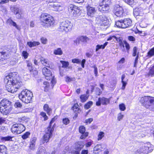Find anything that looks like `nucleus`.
I'll return each mask as SVG.
<instances>
[{
  "label": "nucleus",
  "mask_w": 154,
  "mask_h": 154,
  "mask_svg": "<svg viewBox=\"0 0 154 154\" xmlns=\"http://www.w3.org/2000/svg\"><path fill=\"white\" fill-rule=\"evenodd\" d=\"M148 54L150 57H152L154 55V47L148 52Z\"/></svg>",
  "instance_id": "a18cd8bd"
},
{
  "label": "nucleus",
  "mask_w": 154,
  "mask_h": 154,
  "mask_svg": "<svg viewBox=\"0 0 154 154\" xmlns=\"http://www.w3.org/2000/svg\"><path fill=\"white\" fill-rule=\"evenodd\" d=\"M114 12L115 15L119 18L125 17V13L122 8L118 5H116L114 7Z\"/></svg>",
  "instance_id": "9d476101"
},
{
  "label": "nucleus",
  "mask_w": 154,
  "mask_h": 154,
  "mask_svg": "<svg viewBox=\"0 0 154 154\" xmlns=\"http://www.w3.org/2000/svg\"><path fill=\"white\" fill-rule=\"evenodd\" d=\"M125 77V75L124 74H123L122 75V90H124L125 88V86L127 84V82H125L124 79Z\"/></svg>",
  "instance_id": "c85d7f7f"
},
{
  "label": "nucleus",
  "mask_w": 154,
  "mask_h": 154,
  "mask_svg": "<svg viewBox=\"0 0 154 154\" xmlns=\"http://www.w3.org/2000/svg\"><path fill=\"white\" fill-rule=\"evenodd\" d=\"M16 15L18 19H20L23 17V15L22 12L20 10L18 13L15 14Z\"/></svg>",
  "instance_id": "c03bdc74"
},
{
  "label": "nucleus",
  "mask_w": 154,
  "mask_h": 154,
  "mask_svg": "<svg viewBox=\"0 0 154 154\" xmlns=\"http://www.w3.org/2000/svg\"><path fill=\"white\" fill-rule=\"evenodd\" d=\"M69 148L68 146L66 147L65 149L63 150L62 154H68L69 153Z\"/></svg>",
  "instance_id": "603ef678"
},
{
  "label": "nucleus",
  "mask_w": 154,
  "mask_h": 154,
  "mask_svg": "<svg viewBox=\"0 0 154 154\" xmlns=\"http://www.w3.org/2000/svg\"><path fill=\"white\" fill-rule=\"evenodd\" d=\"M150 147L149 143L145 144L142 146L136 151V154H148L149 152V149ZM151 152V151H150Z\"/></svg>",
  "instance_id": "1a4fd4ad"
},
{
  "label": "nucleus",
  "mask_w": 154,
  "mask_h": 154,
  "mask_svg": "<svg viewBox=\"0 0 154 154\" xmlns=\"http://www.w3.org/2000/svg\"><path fill=\"white\" fill-rule=\"evenodd\" d=\"M24 126L21 124H15L13 125L11 128V131L16 134H20L25 130Z\"/></svg>",
  "instance_id": "6e6552de"
},
{
  "label": "nucleus",
  "mask_w": 154,
  "mask_h": 154,
  "mask_svg": "<svg viewBox=\"0 0 154 154\" xmlns=\"http://www.w3.org/2000/svg\"><path fill=\"white\" fill-rule=\"evenodd\" d=\"M79 40L81 42H87L89 40V38L86 36L82 35L79 36Z\"/></svg>",
  "instance_id": "393cba45"
},
{
  "label": "nucleus",
  "mask_w": 154,
  "mask_h": 154,
  "mask_svg": "<svg viewBox=\"0 0 154 154\" xmlns=\"http://www.w3.org/2000/svg\"><path fill=\"white\" fill-rule=\"evenodd\" d=\"M42 72L46 79L48 80L51 79L52 75L51 72L46 67H44L42 69Z\"/></svg>",
  "instance_id": "4468645a"
},
{
  "label": "nucleus",
  "mask_w": 154,
  "mask_h": 154,
  "mask_svg": "<svg viewBox=\"0 0 154 154\" xmlns=\"http://www.w3.org/2000/svg\"><path fill=\"white\" fill-rule=\"evenodd\" d=\"M43 84L44 85H45V90L46 91L48 90V88H49V83L47 82H44Z\"/></svg>",
  "instance_id": "de8ad7c7"
},
{
  "label": "nucleus",
  "mask_w": 154,
  "mask_h": 154,
  "mask_svg": "<svg viewBox=\"0 0 154 154\" xmlns=\"http://www.w3.org/2000/svg\"><path fill=\"white\" fill-rule=\"evenodd\" d=\"M6 121V118L4 117H0V125L4 123Z\"/></svg>",
  "instance_id": "e2e57ef3"
},
{
  "label": "nucleus",
  "mask_w": 154,
  "mask_h": 154,
  "mask_svg": "<svg viewBox=\"0 0 154 154\" xmlns=\"http://www.w3.org/2000/svg\"><path fill=\"white\" fill-rule=\"evenodd\" d=\"M8 21L9 22L10 25L15 27L17 29H19L20 27L18 26L16 23L15 22L13 21L12 20L9 19L8 20Z\"/></svg>",
  "instance_id": "2f4dec72"
},
{
  "label": "nucleus",
  "mask_w": 154,
  "mask_h": 154,
  "mask_svg": "<svg viewBox=\"0 0 154 154\" xmlns=\"http://www.w3.org/2000/svg\"><path fill=\"white\" fill-rule=\"evenodd\" d=\"M55 120V119L54 118H52L50 122L49 126L47 128H49V129H52L53 130H54V128L55 124H54L53 125H52V124Z\"/></svg>",
  "instance_id": "bb28decb"
},
{
  "label": "nucleus",
  "mask_w": 154,
  "mask_h": 154,
  "mask_svg": "<svg viewBox=\"0 0 154 154\" xmlns=\"http://www.w3.org/2000/svg\"><path fill=\"white\" fill-rule=\"evenodd\" d=\"M11 11L14 12V13L15 14L18 13L20 10L19 8L14 7H11Z\"/></svg>",
  "instance_id": "f704fd0d"
},
{
  "label": "nucleus",
  "mask_w": 154,
  "mask_h": 154,
  "mask_svg": "<svg viewBox=\"0 0 154 154\" xmlns=\"http://www.w3.org/2000/svg\"><path fill=\"white\" fill-rule=\"evenodd\" d=\"M149 10L154 12V4L151 5L149 7Z\"/></svg>",
  "instance_id": "338daca9"
},
{
  "label": "nucleus",
  "mask_w": 154,
  "mask_h": 154,
  "mask_svg": "<svg viewBox=\"0 0 154 154\" xmlns=\"http://www.w3.org/2000/svg\"><path fill=\"white\" fill-rule=\"evenodd\" d=\"M82 135L81 136L80 138L81 139H84L88 135V132H83L82 133Z\"/></svg>",
  "instance_id": "a19ab883"
},
{
  "label": "nucleus",
  "mask_w": 154,
  "mask_h": 154,
  "mask_svg": "<svg viewBox=\"0 0 154 154\" xmlns=\"http://www.w3.org/2000/svg\"><path fill=\"white\" fill-rule=\"evenodd\" d=\"M125 2L128 4L132 5L134 3V0H124Z\"/></svg>",
  "instance_id": "37998d69"
},
{
  "label": "nucleus",
  "mask_w": 154,
  "mask_h": 154,
  "mask_svg": "<svg viewBox=\"0 0 154 154\" xmlns=\"http://www.w3.org/2000/svg\"><path fill=\"white\" fill-rule=\"evenodd\" d=\"M63 124L67 125L69 123V120L68 118H65L63 119Z\"/></svg>",
  "instance_id": "49530a36"
},
{
  "label": "nucleus",
  "mask_w": 154,
  "mask_h": 154,
  "mask_svg": "<svg viewBox=\"0 0 154 154\" xmlns=\"http://www.w3.org/2000/svg\"><path fill=\"white\" fill-rule=\"evenodd\" d=\"M41 40L42 44H46L47 41V39L46 38L42 37L41 38Z\"/></svg>",
  "instance_id": "69168bd1"
},
{
  "label": "nucleus",
  "mask_w": 154,
  "mask_h": 154,
  "mask_svg": "<svg viewBox=\"0 0 154 154\" xmlns=\"http://www.w3.org/2000/svg\"><path fill=\"white\" fill-rule=\"evenodd\" d=\"M101 147V145H97L94 148V151H100V148Z\"/></svg>",
  "instance_id": "5fc2aeb1"
},
{
  "label": "nucleus",
  "mask_w": 154,
  "mask_h": 154,
  "mask_svg": "<svg viewBox=\"0 0 154 154\" xmlns=\"http://www.w3.org/2000/svg\"><path fill=\"white\" fill-rule=\"evenodd\" d=\"M5 80L7 82L6 86L9 92L14 93L17 91V89H22L23 87V85L20 80L17 72L9 73L5 76Z\"/></svg>",
  "instance_id": "f257e3e1"
},
{
  "label": "nucleus",
  "mask_w": 154,
  "mask_h": 154,
  "mask_svg": "<svg viewBox=\"0 0 154 154\" xmlns=\"http://www.w3.org/2000/svg\"><path fill=\"white\" fill-rule=\"evenodd\" d=\"M22 55L25 59H26L29 55V54L26 51H24L22 52Z\"/></svg>",
  "instance_id": "6e6d98bb"
},
{
  "label": "nucleus",
  "mask_w": 154,
  "mask_h": 154,
  "mask_svg": "<svg viewBox=\"0 0 154 154\" xmlns=\"http://www.w3.org/2000/svg\"><path fill=\"white\" fill-rule=\"evenodd\" d=\"M40 61L44 66L51 68L52 67L51 63L47 59L41 57L40 58Z\"/></svg>",
  "instance_id": "dca6fc26"
},
{
  "label": "nucleus",
  "mask_w": 154,
  "mask_h": 154,
  "mask_svg": "<svg viewBox=\"0 0 154 154\" xmlns=\"http://www.w3.org/2000/svg\"><path fill=\"white\" fill-rule=\"evenodd\" d=\"M119 107L120 110L122 111H124L126 109L125 106L123 103L120 104L119 105Z\"/></svg>",
  "instance_id": "8fccbe9b"
},
{
  "label": "nucleus",
  "mask_w": 154,
  "mask_h": 154,
  "mask_svg": "<svg viewBox=\"0 0 154 154\" xmlns=\"http://www.w3.org/2000/svg\"><path fill=\"white\" fill-rule=\"evenodd\" d=\"M132 21L129 18L118 20L115 22V25L119 28H125L129 27L132 25Z\"/></svg>",
  "instance_id": "0eeeda50"
},
{
  "label": "nucleus",
  "mask_w": 154,
  "mask_h": 154,
  "mask_svg": "<svg viewBox=\"0 0 154 154\" xmlns=\"http://www.w3.org/2000/svg\"><path fill=\"white\" fill-rule=\"evenodd\" d=\"M72 25L71 22L66 20L60 23L58 29L60 31L68 32L72 30Z\"/></svg>",
  "instance_id": "423d86ee"
},
{
  "label": "nucleus",
  "mask_w": 154,
  "mask_h": 154,
  "mask_svg": "<svg viewBox=\"0 0 154 154\" xmlns=\"http://www.w3.org/2000/svg\"><path fill=\"white\" fill-rule=\"evenodd\" d=\"M11 103L8 100L3 99L0 103V111L3 114L7 115L11 111Z\"/></svg>",
  "instance_id": "20e7f679"
},
{
  "label": "nucleus",
  "mask_w": 154,
  "mask_h": 154,
  "mask_svg": "<svg viewBox=\"0 0 154 154\" xmlns=\"http://www.w3.org/2000/svg\"><path fill=\"white\" fill-rule=\"evenodd\" d=\"M49 128H47L45 130L46 133L44 135L43 137V141L44 142L47 143L48 142L50 138L52 137V134L53 132V130L49 129Z\"/></svg>",
  "instance_id": "9b49d317"
},
{
  "label": "nucleus",
  "mask_w": 154,
  "mask_h": 154,
  "mask_svg": "<svg viewBox=\"0 0 154 154\" xmlns=\"http://www.w3.org/2000/svg\"><path fill=\"white\" fill-rule=\"evenodd\" d=\"M140 101L146 107L154 111V97L145 96L141 97Z\"/></svg>",
  "instance_id": "7ed1b4c3"
},
{
  "label": "nucleus",
  "mask_w": 154,
  "mask_h": 154,
  "mask_svg": "<svg viewBox=\"0 0 154 154\" xmlns=\"http://www.w3.org/2000/svg\"><path fill=\"white\" fill-rule=\"evenodd\" d=\"M79 105L77 104H75L72 108V109L75 112L79 113L81 110L79 108Z\"/></svg>",
  "instance_id": "c756f323"
},
{
  "label": "nucleus",
  "mask_w": 154,
  "mask_h": 154,
  "mask_svg": "<svg viewBox=\"0 0 154 154\" xmlns=\"http://www.w3.org/2000/svg\"><path fill=\"white\" fill-rule=\"evenodd\" d=\"M104 133L103 132H100L99 133L98 135V140H100L102 139L104 136Z\"/></svg>",
  "instance_id": "864d4df0"
},
{
  "label": "nucleus",
  "mask_w": 154,
  "mask_h": 154,
  "mask_svg": "<svg viewBox=\"0 0 154 154\" xmlns=\"http://www.w3.org/2000/svg\"><path fill=\"white\" fill-rule=\"evenodd\" d=\"M26 63L27 66L28 67V69L31 72L33 69L32 63L29 61H26Z\"/></svg>",
  "instance_id": "c9c22d12"
},
{
  "label": "nucleus",
  "mask_w": 154,
  "mask_h": 154,
  "mask_svg": "<svg viewBox=\"0 0 154 154\" xmlns=\"http://www.w3.org/2000/svg\"><path fill=\"white\" fill-rule=\"evenodd\" d=\"M86 8L87 15L90 17H93L97 11L95 8L92 7L88 5Z\"/></svg>",
  "instance_id": "2eb2a0df"
},
{
  "label": "nucleus",
  "mask_w": 154,
  "mask_h": 154,
  "mask_svg": "<svg viewBox=\"0 0 154 154\" xmlns=\"http://www.w3.org/2000/svg\"><path fill=\"white\" fill-rule=\"evenodd\" d=\"M108 43V42H105L103 45H97L96 47V51H98L99 49H104L105 47L107 45Z\"/></svg>",
  "instance_id": "412c9836"
},
{
  "label": "nucleus",
  "mask_w": 154,
  "mask_h": 154,
  "mask_svg": "<svg viewBox=\"0 0 154 154\" xmlns=\"http://www.w3.org/2000/svg\"><path fill=\"white\" fill-rule=\"evenodd\" d=\"M36 140V138L35 137H34L31 139L30 143L29 146V147L30 149H33L35 148V143Z\"/></svg>",
  "instance_id": "6ab92c4d"
},
{
  "label": "nucleus",
  "mask_w": 154,
  "mask_h": 154,
  "mask_svg": "<svg viewBox=\"0 0 154 154\" xmlns=\"http://www.w3.org/2000/svg\"><path fill=\"white\" fill-rule=\"evenodd\" d=\"M41 115L44 118V120H46L48 119V117L47 116L46 113L44 112H41Z\"/></svg>",
  "instance_id": "bf43d9fd"
},
{
  "label": "nucleus",
  "mask_w": 154,
  "mask_h": 154,
  "mask_svg": "<svg viewBox=\"0 0 154 154\" xmlns=\"http://www.w3.org/2000/svg\"><path fill=\"white\" fill-rule=\"evenodd\" d=\"M96 20L98 21L99 23H100L101 22H103L106 21L107 18L105 16L102 15L97 17L96 18Z\"/></svg>",
  "instance_id": "a211bd4d"
},
{
  "label": "nucleus",
  "mask_w": 154,
  "mask_h": 154,
  "mask_svg": "<svg viewBox=\"0 0 154 154\" xmlns=\"http://www.w3.org/2000/svg\"><path fill=\"white\" fill-rule=\"evenodd\" d=\"M60 62L62 64V67L66 68L69 65V63L68 62L61 60L60 61Z\"/></svg>",
  "instance_id": "ea45409f"
},
{
  "label": "nucleus",
  "mask_w": 154,
  "mask_h": 154,
  "mask_svg": "<svg viewBox=\"0 0 154 154\" xmlns=\"http://www.w3.org/2000/svg\"><path fill=\"white\" fill-rule=\"evenodd\" d=\"M146 76L147 77L149 76L152 77L154 76V66H152L150 68L149 71L148 73L146 75Z\"/></svg>",
  "instance_id": "b1692460"
},
{
  "label": "nucleus",
  "mask_w": 154,
  "mask_h": 154,
  "mask_svg": "<svg viewBox=\"0 0 154 154\" xmlns=\"http://www.w3.org/2000/svg\"><path fill=\"white\" fill-rule=\"evenodd\" d=\"M30 135V133L29 132H26L22 136V138L23 139H25L28 138Z\"/></svg>",
  "instance_id": "3c124183"
},
{
  "label": "nucleus",
  "mask_w": 154,
  "mask_h": 154,
  "mask_svg": "<svg viewBox=\"0 0 154 154\" xmlns=\"http://www.w3.org/2000/svg\"><path fill=\"white\" fill-rule=\"evenodd\" d=\"M36 154H48L44 148L39 149Z\"/></svg>",
  "instance_id": "72a5a7b5"
},
{
  "label": "nucleus",
  "mask_w": 154,
  "mask_h": 154,
  "mask_svg": "<svg viewBox=\"0 0 154 154\" xmlns=\"http://www.w3.org/2000/svg\"><path fill=\"white\" fill-rule=\"evenodd\" d=\"M80 41L79 40V38L78 37L75 40H74V42L75 45H77L79 44Z\"/></svg>",
  "instance_id": "680f3d73"
},
{
  "label": "nucleus",
  "mask_w": 154,
  "mask_h": 154,
  "mask_svg": "<svg viewBox=\"0 0 154 154\" xmlns=\"http://www.w3.org/2000/svg\"><path fill=\"white\" fill-rule=\"evenodd\" d=\"M12 137L8 136L6 137H1V140L2 141H11Z\"/></svg>",
  "instance_id": "473e14b6"
},
{
  "label": "nucleus",
  "mask_w": 154,
  "mask_h": 154,
  "mask_svg": "<svg viewBox=\"0 0 154 154\" xmlns=\"http://www.w3.org/2000/svg\"><path fill=\"white\" fill-rule=\"evenodd\" d=\"M54 54L56 55H61L63 54V52L60 48H58L54 50Z\"/></svg>",
  "instance_id": "7c9ffc66"
},
{
  "label": "nucleus",
  "mask_w": 154,
  "mask_h": 154,
  "mask_svg": "<svg viewBox=\"0 0 154 154\" xmlns=\"http://www.w3.org/2000/svg\"><path fill=\"white\" fill-rule=\"evenodd\" d=\"M92 104L93 102L92 101H90L88 102L85 105L84 107L85 109H88L89 108Z\"/></svg>",
  "instance_id": "4c0bfd02"
},
{
  "label": "nucleus",
  "mask_w": 154,
  "mask_h": 154,
  "mask_svg": "<svg viewBox=\"0 0 154 154\" xmlns=\"http://www.w3.org/2000/svg\"><path fill=\"white\" fill-rule=\"evenodd\" d=\"M68 11L74 16H76L79 11L78 7L72 4L70 5L69 6Z\"/></svg>",
  "instance_id": "f8f14e48"
},
{
  "label": "nucleus",
  "mask_w": 154,
  "mask_h": 154,
  "mask_svg": "<svg viewBox=\"0 0 154 154\" xmlns=\"http://www.w3.org/2000/svg\"><path fill=\"white\" fill-rule=\"evenodd\" d=\"M139 10L138 9L136 8L133 11L134 15L135 16H137L139 15H141V14L139 12Z\"/></svg>",
  "instance_id": "58836bf2"
},
{
  "label": "nucleus",
  "mask_w": 154,
  "mask_h": 154,
  "mask_svg": "<svg viewBox=\"0 0 154 154\" xmlns=\"http://www.w3.org/2000/svg\"><path fill=\"white\" fill-rule=\"evenodd\" d=\"M137 48L136 47H135L134 48L133 51V56L134 57L136 56L137 54Z\"/></svg>",
  "instance_id": "0e129e2a"
},
{
  "label": "nucleus",
  "mask_w": 154,
  "mask_h": 154,
  "mask_svg": "<svg viewBox=\"0 0 154 154\" xmlns=\"http://www.w3.org/2000/svg\"><path fill=\"white\" fill-rule=\"evenodd\" d=\"M7 149L4 145H0V154H6Z\"/></svg>",
  "instance_id": "a878e982"
},
{
  "label": "nucleus",
  "mask_w": 154,
  "mask_h": 154,
  "mask_svg": "<svg viewBox=\"0 0 154 154\" xmlns=\"http://www.w3.org/2000/svg\"><path fill=\"white\" fill-rule=\"evenodd\" d=\"M40 21L41 24L45 28L51 27L55 23L54 17L46 13L42 14L40 18Z\"/></svg>",
  "instance_id": "f03ea898"
},
{
  "label": "nucleus",
  "mask_w": 154,
  "mask_h": 154,
  "mask_svg": "<svg viewBox=\"0 0 154 154\" xmlns=\"http://www.w3.org/2000/svg\"><path fill=\"white\" fill-rule=\"evenodd\" d=\"M79 131L80 133H82L85 132V127L83 126H81L79 128Z\"/></svg>",
  "instance_id": "79ce46f5"
},
{
  "label": "nucleus",
  "mask_w": 154,
  "mask_h": 154,
  "mask_svg": "<svg viewBox=\"0 0 154 154\" xmlns=\"http://www.w3.org/2000/svg\"><path fill=\"white\" fill-rule=\"evenodd\" d=\"M44 109L45 111H46L48 115H50L52 112L51 109L49 107L47 104H45L44 106Z\"/></svg>",
  "instance_id": "4be33fe9"
},
{
  "label": "nucleus",
  "mask_w": 154,
  "mask_h": 154,
  "mask_svg": "<svg viewBox=\"0 0 154 154\" xmlns=\"http://www.w3.org/2000/svg\"><path fill=\"white\" fill-rule=\"evenodd\" d=\"M124 116V115H122L121 113H119L118 115L117 119L119 121L122 119Z\"/></svg>",
  "instance_id": "4d7b16f0"
},
{
  "label": "nucleus",
  "mask_w": 154,
  "mask_h": 154,
  "mask_svg": "<svg viewBox=\"0 0 154 154\" xmlns=\"http://www.w3.org/2000/svg\"><path fill=\"white\" fill-rule=\"evenodd\" d=\"M60 6L58 5L57 4H55L53 5V7L54 8L55 11H58L59 10V8Z\"/></svg>",
  "instance_id": "09e8293b"
},
{
  "label": "nucleus",
  "mask_w": 154,
  "mask_h": 154,
  "mask_svg": "<svg viewBox=\"0 0 154 154\" xmlns=\"http://www.w3.org/2000/svg\"><path fill=\"white\" fill-rule=\"evenodd\" d=\"M128 39L130 41H134L135 40V38L133 36H129L128 37Z\"/></svg>",
  "instance_id": "774afa93"
},
{
  "label": "nucleus",
  "mask_w": 154,
  "mask_h": 154,
  "mask_svg": "<svg viewBox=\"0 0 154 154\" xmlns=\"http://www.w3.org/2000/svg\"><path fill=\"white\" fill-rule=\"evenodd\" d=\"M88 95L85 94L81 95L80 99L82 102H84L88 99Z\"/></svg>",
  "instance_id": "cd10ccee"
},
{
  "label": "nucleus",
  "mask_w": 154,
  "mask_h": 154,
  "mask_svg": "<svg viewBox=\"0 0 154 154\" xmlns=\"http://www.w3.org/2000/svg\"><path fill=\"white\" fill-rule=\"evenodd\" d=\"M110 99L106 98L104 97H99L98 99V101L96 102V105L99 106H100L101 104L104 105H106L110 102Z\"/></svg>",
  "instance_id": "ddd939ff"
},
{
  "label": "nucleus",
  "mask_w": 154,
  "mask_h": 154,
  "mask_svg": "<svg viewBox=\"0 0 154 154\" xmlns=\"http://www.w3.org/2000/svg\"><path fill=\"white\" fill-rule=\"evenodd\" d=\"M33 94L30 91L27 90H23L19 95V99L26 103H30L32 100Z\"/></svg>",
  "instance_id": "39448f33"
},
{
  "label": "nucleus",
  "mask_w": 154,
  "mask_h": 154,
  "mask_svg": "<svg viewBox=\"0 0 154 154\" xmlns=\"http://www.w3.org/2000/svg\"><path fill=\"white\" fill-rule=\"evenodd\" d=\"M124 43L127 51L128 52L130 48L129 45L126 41H124Z\"/></svg>",
  "instance_id": "13d9d810"
},
{
  "label": "nucleus",
  "mask_w": 154,
  "mask_h": 154,
  "mask_svg": "<svg viewBox=\"0 0 154 154\" xmlns=\"http://www.w3.org/2000/svg\"><path fill=\"white\" fill-rule=\"evenodd\" d=\"M111 2L110 0H103L101 3L109 7V5L111 4Z\"/></svg>",
  "instance_id": "e433bc0d"
},
{
  "label": "nucleus",
  "mask_w": 154,
  "mask_h": 154,
  "mask_svg": "<svg viewBox=\"0 0 154 154\" xmlns=\"http://www.w3.org/2000/svg\"><path fill=\"white\" fill-rule=\"evenodd\" d=\"M81 60L79 59H74L72 60V62L74 63H80Z\"/></svg>",
  "instance_id": "052dcab7"
},
{
  "label": "nucleus",
  "mask_w": 154,
  "mask_h": 154,
  "mask_svg": "<svg viewBox=\"0 0 154 154\" xmlns=\"http://www.w3.org/2000/svg\"><path fill=\"white\" fill-rule=\"evenodd\" d=\"M84 146V145L83 143L81 142H78L75 145V149L78 150V151H80L81 149Z\"/></svg>",
  "instance_id": "5701e85b"
},
{
  "label": "nucleus",
  "mask_w": 154,
  "mask_h": 154,
  "mask_svg": "<svg viewBox=\"0 0 154 154\" xmlns=\"http://www.w3.org/2000/svg\"><path fill=\"white\" fill-rule=\"evenodd\" d=\"M109 9V7L100 3L99 6L98 10L102 13H106L107 12Z\"/></svg>",
  "instance_id": "f3484780"
},
{
  "label": "nucleus",
  "mask_w": 154,
  "mask_h": 154,
  "mask_svg": "<svg viewBox=\"0 0 154 154\" xmlns=\"http://www.w3.org/2000/svg\"><path fill=\"white\" fill-rule=\"evenodd\" d=\"M28 45L30 48L39 45L40 43L38 42H29L27 43Z\"/></svg>",
  "instance_id": "aec40b11"
}]
</instances>
